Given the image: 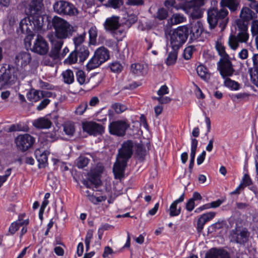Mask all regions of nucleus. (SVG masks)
<instances>
[{
    "label": "nucleus",
    "instance_id": "obj_1",
    "mask_svg": "<svg viewBox=\"0 0 258 258\" xmlns=\"http://www.w3.org/2000/svg\"><path fill=\"white\" fill-rule=\"evenodd\" d=\"M47 28H53L54 31V37L56 40H62L71 37L74 32V27L64 19L54 16L51 20L48 19Z\"/></svg>",
    "mask_w": 258,
    "mask_h": 258
},
{
    "label": "nucleus",
    "instance_id": "obj_2",
    "mask_svg": "<svg viewBox=\"0 0 258 258\" xmlns=\"http://www.w3.org/2000/svg\"><path fill=\"white\" fill-rule=\"evenodd\" d=\"M207 15V20L211 29H214L218 24L222 31L225 29L229 21L228 11L226 8H221L218 10L211 8L208 10Z\"/></svg>",
    "mask_w": 258,
    "mask_h": 258
},
{
    "label": "nucleus",
    "instance_id": "obj_3",
    "mask_svg": "<svg viewBox=\"0 0 258 258\" xmlns=\"http://www.w3.org/2000/svg\"><path fill=\"white\" fill-rule=\"evenodd\" d=\"M29 16L24 19H29V23H27V27L32 28V36L34 31H38L42 29L44 21L48 20V16L46 15H42L40 10L31 6L29 9Z\"/></svg>",
    "mask_w": 258,
    "mask_h": 258
},
{
    "label": "nucleus",
    "instance_id": "obj_4",
    "mask_svg": "<svg viewBox=\"0 0 258 258\" xmlns=\"http://www.w3.org/2000/svg\"><path fill=\"white\" fill-rule=\"evenodd\" d=\"M189 34V29L185 26H181L174 29L170 33V45L171 48L179 49L186 41Z\"/></svg>",
    "mask_w": 258,
    "mask_h": 258
},
{
    "label": "nucleus",
    "instance_id": "obj_5",
    "mask_svg": "<svg viewBox=\"0 0 258 258\" xmlns=\"http://www.w3.org/2000/svg\"><path fill=\"white\" fill-rule=\"evenodd\" d=\"M235 25L238 32L236 35H230L228 39V45L233 50H236L239 47V43H247L249 39L248 27Z\"/></svg>",
    "mask_w": 258,
    "mask_h": 258
},
{
    "label": "nucleus",
    "instance_id": "obj_6",
    "mask_svg": "<svg viewBox=\"0 0 258 258\" xmlns=\"http://www.w3.org/2000/svg\"><path fill=\"white\" fill-rule=\"evenodd\" d=\"M53 8L56 13L62 16H75L78 13L73 4L64 0L55 2L53 5Z\"/></svg>",
    "mask_w": 258,
    "mask_h": 258
},
{
    "label": "nucleus",
    "instance_id": "obj_7",
    "mask_svg": "<svg viewBox=\"0 0 258 258\" xmlns=\"http://www.w3.org/2000/svg\"><path fill=\"white\" fill-rule=\"evenodd\" d=\"M130 124L123 120H117L111 122L108 125L110 134L118 137H123L126 135Z\"/></svg>",
    "mask_w": 258,
    "mask_h": 258
},
{
    "label": "nucleus",
    "instance_id": "obj_8",
    "mask_svg": "<svg viewBox=\"0 0 258 258\" xmlns=\"http://www.w3.org/2000/svg\"><path fill=\"white\" fill-rule=\"evenodd\" d=\"M249 235L247 228H236L230 231V241L240 245H244L248 241Z\"/></svg>",
    "mask_w": 258,
    "mask_h": 258
},
{
    "label": "nucleus",
    "instance_id": "obj_9",
    "mask_svg": "<svg viewBox=\"0 0 258 258\" xmlns=\"http://www.w3.org/2000/svg\"><path fill=\"white\" fill-rule=\"evenodd\" d=\"M35 141V138L28 134L18 136L15 142L18 150L24 152L31 148Z\"/></svg>",
    "mask_w": 258,
    "mask_h": 258
},
{
    "label": "nucleus",
    "instance_id": "obj_10",
    "mask_svg": "<svg viewBox=\"0 0 258 258\" xmlns=\"http://www.w3.org/2000/svg\"><path fill=\"white\" fill-rule=\"evenodd\" d=\"M27 39H28V38L25 39L26 47H29L32 51L40 55L45 54L48 52V44L42 36L40 35L37 36L32 47H31V44L30 42H27Z\"/></svg>",
    "mask_w": 258,
    "mask_h": 258
},
{
    "label": "nucleus",
    "instance_id": "obj_11",
    "mask_svg": "<svg viewBox=\"0 0 258 258\" xmlns=\"http://www.w3.org/2000/svg\"><path fill=\"white\" fill-rule=\"evenodd\" d=\"M217 69L223 78L232 76L235 71L230 57L220 58L217 62Z\"/></svg>",
    "mask_w": 258,
    "mask_h": 258
},
{
    "label": "nucleus",
    "instance_id": "obj_12",
    "mask_svg": "<svg viewBox=\"0 0 258 258\" xmlns=\"http://www.w3.org/2000/svg\"><path fill=\"white\" fill-rule=\"evenodd\" d=\"M257 15L248 7H243L241 9L239 18L235 20V24L248 27L250 21L256 19Z\"/></svg>",
    "mask_w": 258,
    "mask_h": 258
},
{
    "label": "nucleus",
    "instance_id": "obj_13",
    "mask_svg": "<svg viewBox=\"0 0 258 258\" xmlns=\"http://www.w3.org/2000/svg\"><path fill=\"white\" fill-rule=\"evenodd\" d=\"M134 142L128 140L123 142L121 148L118 150L117 157L128 160L133 153Z\"/></svg>",
    "mask_w": 258,
    "mask_h": 258
},
{
    "label": "nucleus",
    "instance_id": "obj_14",
    "mask_svg": "<svg viewBox=\"0 0 258 258\" xmlns=\"http://www.w3.org/2000/svg\"><path fill=\"white\" fill-rule=\"evenodd\" d=\"M17 77L12 74L11 70H5L0 76V90L6 89L15 83Z\"/></svg>",
    "mask_w": 258,
    "mask_h": 258
},
{
    "label": "nucleus",
    "instance_id": "obj_15",
    "mask_svg": "<svg viewBox=\"0 0 258 258\" xmlns=\"http://www.w3.org/2000/svg\"><path fill=\"white\" fill-rule=\"evenodd\" d=\"M83 128L85 132L93 136L102 135L104 132V127L101 124L92 121L83 123Z\"/></svg>",
    "mask_w": 258,
    "mask_h": 258
},
{
    "label": "nucleus",
    "instance_id": "obj_16",
    "mask_svg": "<svg viewBox=\"0 0 258 258\" xmlns=\"http://www.w3.org/2000/svg\"><path fill=\"white\" fill-rule=\"evenodd\" d=\"M32 60L31 55L28 51H21L18 53L15 57V63L18 67H25Z\"/></svg>",
    "mask_w": 258,
    "mask_h": 258
},
{
    "label": "nucleus",
    "instance_id": "obj_17",
    "mask_svg": "<svg viewBox=\"0 0 258 258\" xmlns=\"http://www.w3.org/2000/svg\"><path fill=\"white\" fill-rule=\"evenodd\" d=\"M52 44L51 50L49 53V56L53 59L60 58V50L63 44V40H56V39H50Z\"/></svg>",
    "mask_w": 258,
    "mask_h": 258
},
{
    "label": "nucleus",
    "instance_id": "obj_18",
    "mask_svg": "<svg viewBox=\"0 0 258 258\" xmlns=\"http://www.w3.org/2000/svg\"><path fill=\"white\" fill-rule=\"evenodd\" d=\"M127 161V160L117 157V160L114 164L113 170L115 175L118 178L123 177Z\"/></svg>",
    "mask_w": 258,
    "mask_h": 258
},
{
    "label": "nucleus",
    "instance_id": "obj_19",
    "mask_svg": "<svg viewBox=\"0 0 258 258\" xmlns=\"http://www.w3.org/2000/svg\"><path fill=\"white\" fill-rule=\"evenodd\" d=\"M205 258H230L229 253L222 248H212L205 255Z\"/></svg>",
    "mask_w": 258,
    "mask_h": 258
},
{
    "label": "nucleus",
    "instance_id": "obj_20",
    "mask_svg": "<svg viewBox=\"0 0 258 258\" xmlns=\"http://www.w3.org/2000/svg\"><path fill=\"white\" fill-rule=\"evenodd\" d=\"M119 19V17L117 16H112L107 18L104 24L105 29L111 32L118 29L120 26Z\"/></svg>",
    "mask_w": 258,
    "mask_h": 258
},
{
    "label": "nucleus",
    "instance_id": "obj_21",
    "mask_svg": "<svg viewBox=\"0 0 258 258\" xmlns=\"http://www.w3.org/2000/svg\"><path fill=\"white\" fill-rule=\"evenodd\" d=\"M239 3V0H221L220 6L221 8H228L231 12H234L237 11Z\"/></svg>",
    "mask_w": 258,
    "mask_h": 258
},
{
    "label": "nucleus",
    "instance_id": "obj_22",
    "mask_svg": "<svg viewBox=\"0 0 258 258\" xmlns=\"http://www.w3.org/2000/svg\"><path fill=\"white\" fill-rule=\"evenodd\" d=\"M184 199V194H182L179 199L174 201L170 205L169 208V215L170 217H174L179 215L181 212V208H177L178 203L183 201Z\"/></svg>",
    "mask_w": 258,
    "mask_h": 258
},
{
    "label": "nucleus",
    "instance_id": "obj_23",
    "mask_svg": "<svg viewBox=\"0 0 258 258\" xmlns=\"http://www.w3.org/2000/svg\"><path fill=\"white\" fill-rule=\"evenodd\" d=\"M97 58L101 63H103L109 58V52L104 47H101L98 48L94 54Z\"/></svg>",
    "mask_w": 258,
    "mask_h": 258
},
{
    "label": "nucleus",
    "instance_id": "obj_24",
    "mask_svg": "<svg viewBox=\"0 0 258 258\" xmlns=\"http://www.w3.org/2000/svg\"><path fill=\"white\" fill-rule=\"evenodd\" d=\"M75 50L77 53L79 63H82L85 61L90 54L88 47L84 45L81 47L75 48Z\"/></svg>",
    "mask_w": 258,
    "mask_h": 258
},
{
    "label": "nucleus",
    "instance_id": "obj_25",
    "mask_svg": "<svg viewBox=\"0 0 258 258\" xmlns=\"http://www.w3.org/2000/svg\"><path fill=\"white\" fill-rule=\"evenodd\" d=\"M33 125L40 129L49 128L52 125L51 121L45 117H40L33 122Z\"/></svg>",
    "mask_w": 258,
    "mask_h": 258
},
{
    "label": "nucleus",
    "instance_id": "obj_26",
    "mask_svg": "<svg viewBox=\"0 0 258 258\" xmlns=\"http://www.w3.org/2000/svg\"><path fill=\"white\" fill-rule=\"evenodd\" d=\"M29 19H23L20 22L19 27L17 29L18 33L21 32L22 34H26L28 35L27 38H28L29 36H32V28L27 27V23H29Z\"/></svg>",
    "mask_w": 258,
    "mask_h": 258
},
{
    "label": "nucleus",
    "instance_id": "obj_27",
    "mask_svg": "<svg viewBox=\"0 0 258 258\" xmlns=\"http://www.w3.org/2000/svg\"><path fill=\"white\" fill-rule=\"evenodd\" d=\"M28 224V220H22L19 219L17 221L11 224L9 229V233L11 234H14L19 228V227L24 225Z\"/></svg>",
    "mask_w": 258,
    "mask_h": 258
},
{
    "label": "nucleus",
    "instance_id": "obj_28",
    "mask_svg": "<svg viewBox=\"0 0 258 258\" xmlns=\"http://www.w3.org/2000/svg\"><path fill=\"white\" fill-rule=\"evenodd\" d=\"M172 50L169 52L168 56L166 59V63L167 66L174 64L177 58V54L179 49L171 48Z\"/></svg>",
    "mask_w": 258,
    "mask_h": 258
},
{
    "label": "nucleus",
    "instance_id": "obj_29",
    "mask_svg": "<svg viewBox=\"0 0 258 258\" xmlns=\"http://www.w3.org/2000/svg\"><path fill=\"white\" fill-rule=\"evenodd\" d=\"M202 32V28L200 23L192 26L189 29L191 39H196L200 36Z\"/></svg>",
    "mask_w": 258,
    "mask_h": 258
},
{
    "label": "nucleus",
    "instance_id": "obj_30",
    "mask_svg": "<svg viewBox=\"0 0 258 258\" xmlns=\"http://www.w3.org/2000/svg\"><path fill=\"white\" fill-rule=\"evenodd\" d=\"M189 11L191 16L194 19H199L202 16V11L201 7L192 6L188 4Z\"/></svg>",
    "mask_w": 258,
    "mask_h": 258
},
{
    "label": "nucleus",
    "instance_id": "obj_31",
    "mask_svg": "<svg viewBox=\"0 0 258 258\" xmlns=\"http://www.w3.org/2000/svg\"><path fill=\"white\" fill-rule=\"evenodd\" d=\"M40 95V90H32L27 94V98L31 102H36L41 99Z\"/></svg>",
    "mask_w": 258,
    "mask_h": 258
},
{
    "label": "nucleus",
    "instance_id": "obj_32",
    "mask_svg": "<svg viewBox=\"0 0 258 258\" xmlns=\"http://www.w3.org/2000/svg\"><path fill=\"white\" fill-rule=\"evenodd\" d=\"M63 81L65 83L71 84L74 81V76L73 71L67 70L62 74Z\"/></svg>",
    "mask_w": 258,
    "mask_h": 258
},
{
    "label": "nucleus",
    "instance_id": "obj_33",
    "mask_svg": "<svg viewBox=\"0 0 258 258\" xmlns=\"http://www.w3.org/2000/svg\"><path fill=\"white\" fill-rule=\"evenodd\" d=\"M36 157L39 162V167L41 168L44 167L48 159L47 154L45 152L41 153L36 152Z\"/></svg>",
    "mask_w": 258,
    "mask_h": 258
},
{
    "label": "nucleus",
    "instance_id": "obj_34",
    "mask_svg": "<svg viewBox=\"0 0 258 258\" xmlns=\"http://www.w3.org/2000/svg\"><path fill=\"white\" fill-rule=\"evenodd\" d=\"M101 64L100 61L94 55L87 63L86 68L88 71H90L98 67Z\"/></svg>",
    "mask_w": 258,
    "mask_h": 258
},
{
    "label": "nucleus",
    "instance_id": "obj_35",
    "mask_svg": "<svg viewBox=\"0 0 258 258\" xmlns=\"http://www.w3.org/2000/svg\"><path fill=\"white\" fill-rule=\"evenodd\" d=\"M86 36V32H83L82 34L78 35L74 37L73 39L74 44L75 48L82 47V44L85 41V39Z\"/></svg>",
    "mask_w": 258,
    "mask_h": 258
},
{
    "label": "nucleus",
    "instance_id": "obj_36",
    "mask_svg": "<svg viewBox=\"0 0 258 258\" xmlns=\"http://www.w3.org/2000/svg\"><path fill=\"white\" fill-rule=\"evenodd\" d=\"M63 131L65 132L66 134L72 136L75 132V125L73 122H67L63 124Z\"/></svg>",
    "mask_w": 258,
    "mask_h": 258
},
{
    "label": "nucleus",
    "instance_id": "obj_37",
    "mask_svg": "<svg viewBox=\"0 0 258 258\" xmlns=\"http://www.w3.org/2000/svg\"><path fill=\"white\" fill-rule=\"evenodd\" d=\"M89 44L95 45L96 43L97 37V30L96 27H91L89 30Z\"/></svg>",
    "mask_w": 258,
    "mask_h": 258
},
{
    "label": "nucleus",
    "instance_id": "obj_38",
    "mask_svg": "<svg viewBox=\"0 0 258 258\" xmlns=\"http://www.w3.org/2000/svg\"><path fill=\"white\" fill-rule=\"evenodd\" d=\"M76 161V165L79 168H84L87 166L90 159L84 156H80L77 158Z\"/></svg>",
    "mask_w": 258,
    "mask_h": 258
},
{
    "label": "nucleus",
    "instance_id": "obj_39",
    "mask_svg": "<svg viewBox=\"0 0 258 258\" xmlns=\"http://www.w3.org/2000/svg\"><path fill=\"white\" fill-rule=\"evenodd\" d=\"M78 58L77 53L74 50L71 52L69 56L64 59V63L69 64H74L77 62Z\"/></svg>",
    "mask_w": 258,
    "mask_h": 258
},
{
    "label": "nucleus",
    "instance_id": "obj_40",
    "mask_svg": "<svg viewBox=\"0 0 258 258\" xmlns=\"http://www.w3.org/2000/svg\"><path fill=\"white\" fill-rule=\"evenodd\" d=\"M224 79H225L224 85L225 86L235 90L239 89V85L237 82L232 80L228 77Z\"/></svg>",
    "mask_w": 258,
    "mask_h": 258
},
{
    "label": "nucleus",
    "instance_id": "obj_41",
    "mask_svg": "<svg viewBox=\"0 0 258 258\" xmlns=\"http://www.w3.org/2000/svg\"><path fill=\"white\" fill-rule=\"evenodd\" d=\"M216 48L219 53V55L221 57L220 58H226L230 57L225 51V47L221 42H216Z\"/></svg>",
    "mask_w": 258,
    "mask_h": 258
},
{
    "label": "nucleus",
    "instance_id": "obj_42",
    "mask_svg": "<svg viewBox=\"0 0 258 258\" xmlns=\"http://www.w3.org/2000/svg\"><path fill=\"white\" fill-rule=\"evenodd\" d=\"M197 72L201 79L205 81L208 80V75L207 71V69L204 66H199L197 68Z\"/></svg>",
    "mask_w": 258,
    "mask_h": 258
},
{
    "label": "nucleus",
    "instance_id": "obj_43",
    "mask_svg": "<svg viewBox=\"0 0 258 258\" xmlns=\"http://www.w3.org/2000/svg\"><path fill=\"white\" fill-rule=\"evenodd\" d=\"M172 24H178L183 22L185 20V18L183 15L180 14H174L171 18Z\"/></svg>",
    "mask_w": 258,
    "mask_h": 258
},
{
    "label": "nucleus",
    "instance_id": "obj_44",
    "mask_svg": "<svg viewBox=\"0 0 258 258\" xmlns=\"http://www.w3.org/2000/svg\"><path fill=\"white\" fill-rule=\"evenodd\" d=\"M250 76L252 82L258 86V66L253 67L249 70Z\"/></svg>",
    "mask_w": 258,
    "mask_h": 258
},
{
    "label": "nucleus",
    "instance_id": "obj_45",
    "mask_svg": "<svg viewBox=\"0 0 258 258\" xmlns=\"http://www.w3.org/2000/svg\"><path fill=\"white\" fill-rule=\"evenodd\" d=\"M198 141L196 138L191 139V150L190 158L195 159L197 150Z\"/></svg>",
    "mask_w": 258,
    "mask_h": 258
},
{
    "label": "nucleus",
    "instance_id": "obj_46",
    "mask_svg": "<svg viewBox=\"0 0 258 258\" xmlns=\"http://www.w3.org/2000/svg\"><path fill=\"white\" fill-rule=\"evenodd\" d=\"M168 16V12L164 8H162L158 10L156 18L159 20H165Z\"/></svg>",
    "mask_w": 258,
    "mask_h": 258
},
{
    "label": "nucleus",
    "instance_id": "obj_47",
    "mask_svg": "<svg viewBox=\"0 0 258 258\" xmlns=\"http://www.w3.org/2000/svg\"><path fill=\"white\" fill-rule=\"evenodd\" d=\"M112 108L116 113L120 114L125 111L127 109V107L124 104L115 103L112 105Z\"/></svg>",
    "mask_w": 258,
    "mask_h": 258
},
{
    "label": "nucleus",
    "instance_id": "obj_48",
    "mask_svg": "<svg viewBox=\"0 0 258 258\" xmlns=\"http://www.w3.org/2000/svg\"><path fill=\"white\" fill-rule=\"evenodd\" d=\"M88 179L90 182L95 185L96 187L101 184V180L97 174L95 173H90L88 174Z\"/></svg>",
    "mask_w": 258,
    "mask_h": 258
},
{
    "label": "nucleus",
    "instance_id": "obj_49",
    "mask_svg": "<svg viewBox=\"0 0 258 258\" xmlns=\"http://www.w3.org/2000/svg\"><path fill=\"white\" fill-rule=\"evenodd\" d=\"M76 78L80 85H83L86 82V76L84 71L79 70L76 73Z\"/></svg>",
    "mask_w": 258,
    "mask_h": 258
},
{
    "label": "nucleus",
    "instance_id": "obj_50",
    "mask_svg": "<svg viewBox=\"0 0 258 258\" xmlns=\"http://www.w3.org/2000/svg\"><path fill=\"white\" fill-rule=\"evenodd\" d=\"M143 66L140 63H134L131 66L132 72L136 75L139 76L142 74Z\"/></svg>",
    "mask_w": 258,
    "mask_h": 258
},
{
    "label": "nucleus",
    "instance_id": "obj_51",
    "mask_svg": "<svg viewBox=\"0 0 258 258\" xmlns=\"http://www.w3.org/2000/svg\"><path fill=\"white\" fill-rule=\"evenodd\" d=\"M123 4L122 0H108L106 5L113 9L119 8Z\"/></svg>",
    "mask_w": 258,
    "mask_h": 258
},
{
    "label": "nucleus",
    "instance_id": "obj_52",
    "mask_svg": "<svg viewBox=\"0 0 258 258\" xmlns=\"http://www.w3.org/2000/svg\"><path fill=\"white\" fill-rule=\"evenodd\" d=\"M88 108L87 102H82L76 108L75 113L77 115H81Z\"/></svg>",
    "mask_w": 258,
    "mask_h": 258
},
{
    "label": "nucleus",
    "instance_id": "obj_53",
    "mask_svg": "<svg viewBox=\"0 0 258 258\" xmlns=\"http://www.w3.org/2000/svg\"><path fill=\"white\" fill-rule=\"evenodd\" d=\"M146 151L142 145L138 144L136 147V154L141 159H143L146 156Z\"/></svg>",
    "mask_w": 258,
    "mask_h": 258
},
{
    "label": "nucleus",
    "instance_id": "obj_54",
    "mask_svg": "<svg viewBox=\"0 0 258 258\" xmlns=\"http://www.w3.org/2000/svg\"><path fill=\"white\" fill-rule=\"evenodd\" d=\"M113 36L117 40L121 41L125 36V32L123 30L116 29L112 32Z\"/></svg>",
    "mask_w": 258,
    "mask_h": 258
},
{
    "label": "nucleus",
    "instance_id": "obj_55",
    "mask_svg": "<svg viewBox=\"0 0 258 258\" xmlns=\"http://www.w3.org/2000/svg\"><path fill=\"white\" fill-rule=\"evenodd\" d=\"M110 68L112 72L114 73H119L122 70V66L120 63L118 61H115L111 63Z\"/></svg>",
    "mask_w": 258,
    "mask_h": 258
},
{
    "label": "nucleus",
    "instance_id": "obj_56",
    "mask_svg": "<svg viewBox=\"0 0 258 258\" xmlns=\"http://www.w3.org/2000/svg\"><path fill=\"white\" fill-rule=\"evenodd\" d=\"M194 51L192 46H188L184 50L183 56L184 59L188 60L191 57Z\"/></svg>",
    "mask_w": 258,
    "mask_h": 258
},
{
    "label": "nucleus",
    "instance_id": "obj_57",
    "mask_svg": "<svg viewBox=\"0 0 258 258\" xmlns=\"http://www.w3.org/2000/svg\"><path fill=\"white\" fill-rule=\"evenodd\" d=\"M252 182L249 176L247 174H245L242 179V180L240 184H242V185L245 186H249L252 184Z\"/></svg>",
    "mask_w": 258,
    "mask_h": 258
},
{
    "label": "nucleus",
    "instance_id": "obj_58",
    "mask_svg": "<svg viewBox=\"0 0 258 258\" xmlns=\"http://www.w3.org/2000/svg\"><path fill=\"white\" fill-rule=\"evenodd\" d=\"M50 102V100L48 98H43L37 106L36 109L38 111H40L44 109L48 104Z\"/></svg>",
    "mask_w": 258,
    "mask_h": 258
},
{
    "label": "nucleus",
    "instance_id": "obj_59",
    "mask_svg": "<svg viewBox=\"0 0 258 258\" xmlns=\"http://www.w3.org/2000/svg\"><path fill=\"white\" fill-rule=\"evenodd\" d=\"M41 95L40 96L42 98H54L56 97V94L55 93L47 91H43L40 90Z\"/></svg>",
    "mask_w": 258,
    "mask_h": 258
},
{
    "label": "nucleus",
    "instance_id": "obj_60",
    "mask_svg": "<svg viewBox=\"0 0 258 258\" xmlns=\"http://www.w3.org/2000/svg\"><path fill=\"white\" fill-rule=\"evenodd\" d=\"M251 32L252 35H258V20H253L252 21L251 25Z\"/></svg>",
    "mask_w": 258,
    "mask_h": 258
},
{
    "label": "nucleus",
    "instance_id": "obj_61",
    "mask_svg": "<svg viewBox=\"0 0 258 258\" xmlns=\"http://www.w3.org/2000/svg\"><path fill=\"white\" fill-rule=\"evenodd\" d=\"M39 85L40 88L43 89L53 90L54 86L47 82H44L42 80H39Z\"/></svg>",
    "mask_w": 258,
    "mask_h": 258
},
{
    "label": "nucleus",
    "instance_id": "obj_62",
    "mask_svg": "<svg viewBox=\"0 0 258 258\" xmlns=\"http://www.w3.org/2000/svg\"><path fill=\"white\" fill-rule=\"evenodd\" d=\"M206 223V221L204 220V219L200 216V217L198 219L197 222V231L199 233H200L202 231L204 225Z\"/></svg>",
    "mask_w": 258,
    "mask_h": 258
},
{
    "label": "nucleus",
    "instance_id": "obj_63",
    "mask_svg": "<svg viewBox=\"0 0 258 258\" xmlns=\"http://www.w3.org/2000/svg\"><path fill=\"white\" fill-rule=\"evenodd\" d=\"M216 215V213L214 212H210L202 215L201 216L207 223V222L212 220Z\"/></svg>",
    "mask_w": 258,
    "mask_h": 258
},
{
    "label": "nucleus",
    "instance_id": "obj_64",
    "mask_svg": "<svg viewBox=\"0 0 258 258\" xmlns=\"http://www.w3.org/2000/svg\"><path fill=\"white\" fill-rule=\"evenodd\" d=\"M144 2L143 0H127L126 5L128 6H142L143 5Z\"/></svg>",
    "mask_w": 258,
    "mask_h": 258
}]
</instances>
